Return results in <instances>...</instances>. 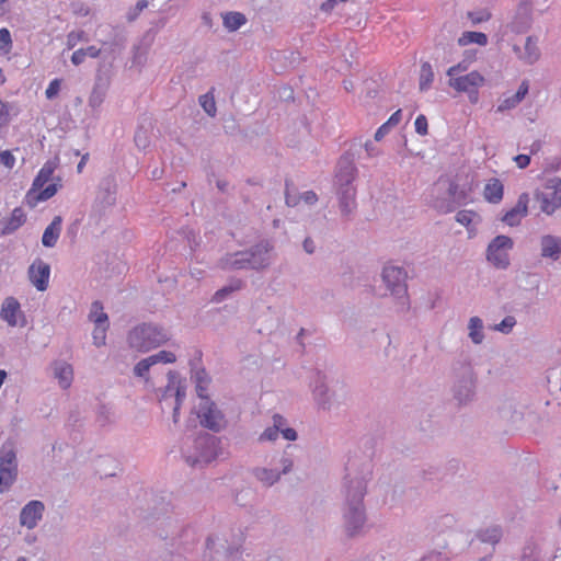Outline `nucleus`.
I'll list each match as a JSON object with an SVG mask.
<instances>
[{
    "label": "nucleus",
    "mask_w": 561,
    "mask_h": 561,
    "mask_svg": "<svg viewBox=\"0 0 561 561\" xmlns=\"http://www.w3.org/2000/svg\"><path fill=\"white\" fill-rule=\"evenodd\" d=\"M0 162L8 169H12L15 164V157L9 150L0 152Z\"/></svg>",
    "instance_id": "obj_54"
},
{
    "label": "nucleus",
    "mask_w": 561,
    "mask_h": 561,
    "mask_svg": "<svg viewBox=\"0 0 561 561\" xmlns=\"http://www.w3.org/2000/svg\"><path fill=\"white\" fill-rule=\"evenodd\" d=\"M435 73L430 61H422L419 71V90L421 92L428 91L434 82Z\"/></svg>",
    "instance_id": "obj_35"
},
{
    "label": "nucleus",
    "mask_w": 561,
    "mask_h": 561,
    "mask_svg": "<svg viewBox=\"0 0 561 561\" xmlns=\"http://www.w3.org/2000/svg\"><path fill=\"white\" fill-rule=\"evenodd\" d=\"M529 90L528 81H523L517 90V92L511 96H506L500 100L497 105V112H505L516 107L527 95Z\"/></svg>",
    "instance_id": "obj_30"
},
{
    "label": "nucleus",
    "mask_w": 561,
    "mask_h": 561,
    "mask_svg": "<svg viewBox=\"0 0 561 561\" xmlns=\"http://www.w3.org/2000/svg\"><path fill=\"white\" fill-rule=\"evenodd\" d=\"M272 245L267 241H263L253 247L250 252V268L262 270L271 264Z\"/></svg>",
    "instance_id": "obj_28"
},
{
    "label": "nucleus",
    "mask_w": 561,
    "mask_h": 561,
    "mask_svg": "<svg viewBox=\"0 0 561 561\" xmlns=\"http://www.w3.org/2000/svg\"><path fill=\"white\" fill-rule=\"evenodd\" d=\"M528 214V196L523 194L516 204L501 216V221L507 227H517Z\"/></svg>",
    "instance_id": "obj_23"
},
{
    "label": "nucleus",
    "mask_w": 561,
    "mask_h": 561,
    "mask_svg": "<svg viewBox=\"0 0 561 561\" xmlns=\"http://www.w3.org/2000/svg\"><path fill=\"white\" fill-rule=\"evenodd\" d=\"M371 466L366 463L360 471L350 470L343 481V503L359 505L365 504L367 483L371 478Z\"/></svg>",
    "instance_id": "obj_6"
},
{
    "label": "nucleus",
    "mask_w": 561,
    "mask_h": 561,
    "mask_svg": "<svg viewBox=\"0 0 561 561\" xmlns=\"http://www.w3.org/2000/svg\"><path fill=\"white\" fill-rule=\"evenodd\" d=\"M414 126H415V130H416L421 136L426 135V134H427V127H428V124H427V118L425 117V115L420 114V115L415 118Z\"/></svg>",
    "instance_id": "obj_53"
},
{
    "label": "nucleus",
    "mask_w": 561,
    "mask_h": 561,
    "mask_svg": "<svg viewBox=\"0 0 561 561\" xmlns=\"http://www.w3.org/2000/svg\"><path fill=\"white\" fill-rule=\"evenodd\" d=\"M502 528L496 525L488 526L477 533L480 541L489 545H496L502 538Z\"/></svg>",
    "instance_id": "obj_37"
},
{
    "label": "nucleus",
    "mask_w": 561,
    "mask_h": 561,
    "mask_svg": "<svg viewBox=\"0 0 561 561\" xmlns=\"http://www.w3.org/2000/svg\"><path fill=\"white\" fill-rule=\"evenodd\" d=\"M468 68H469V64L466 60H461L458 64L450 66L446 70V76L448 77V79H450L454 77L465 75V73H467Z\"/></svg>",
    "instance_id": "obj_49"
},
{
    "label": "nucleus",
    "mask_w": 561,
    "mask_h": 561,
    "mask_svg": "<svg viewBox=\"0 0 561 561\" xmlns=\"http://www.w3.org/2000/svg\"><path fill=\"white\" fill-rule=\"evenodd\" d=\"M0 477L4 484H13L18 477V458L14 443L5 442L0 447Z\"/></svg>",
    "instance_id": "obj_14"
},
{
    "label": "nucleus",
    "mask_w": 561,
    "mask_h": 561,
    "mask_svg": "<svg viewBox=\"0 0 561 561\" xmlns=\"http://www.w3.org/2000/svg\"><path fill=\"white\" fill-rule=\"evenodd\" d=\"M337 206L342 217L348 218L357 207L356 188H334Z\"/></svg>",
    "instance_id": "obj_26"
},
{
    "label": "nucleus",
    "mask_w": 561,
    "mask_h": 561,
    "mask_svg": "<svg viewBox=\"0 0 561 561\" xmlns=\"http://www.w3.org/2000/svg\"><path fill=\"white\" fill-rule=\"evenodd\" d=\"M380 277L386 288V294L393 297L401 307L408 305L407 272L402 266L387 263L383 265Z\"/></svg>",
    "instance_id": "obj_8"
},
{
    "label": "nucleus",
    "mask_w": 561,
    "mask_h": 561,
    "mask_svg": "<svg viewBox=\"0 0 561 561\" xmlns=\"http://www.w3.org/2000/svg\"><path fill=\"white\" fill-rule=\"evenodd\" d=\"M214 88L199 96V104L203 107V110L210 116L214 117L217 113V106L216 101L214 96Z\"/></svg>",
    "instance_id": "obj_43"
},
{
    "label": "nucleus",
    "mask_w": 561,
    "mask_h": 561,
    "mask_svg": "<svg viewBox=\"0 0 561 561\" xmlns=\"http://www.w3.org/2000/svg\"><path fill=\"white\" fill-rule=\"evenodd\" d=\"M341 514L346 536L357 537L364 533L367 523L365 504H342Z\"/></svg>",
    "instance_id": "obj_12"
},
{
    "label": "nucleus",
    "mask_w": 561,
    "mask_h": 561,
    "mask_svg": "<svg viewBox=\"0 0 561 561\" xmlns=\"http://www.w3.org/2000/svg\"><path fill=\"white\" fill-rule=\"evenodd\" d=\"M182 456L192 467L206 466L218 457V442L209 435L199 436L183 446Z\"/></svg>",
    "instance_id": "obj_5"
},
{
    "label": "nucleus",
    "mask_w": 561,
    "mask_h": 561,
    "mask_svg": "<svg viewBox=\"0 0 561 561\" xmlns=\"http://www.w3.org/2000/svg\"><path fill=\"white\" fill-rule=\"evenodd\" d=\"M169 340L170 335L163 328L151 323L136 325L127 335L128 347L138 353H147Z\"/></svg>",
    "instance_id": "obj_4"
},
{
    "label": "nucleus",
    "mask_w": 561,
    "mask_h": 561,
    "mask_svg": "<svg viewBox=\"0 0 561 561\" xmlns=\"http://www.w3.org/2000/svg\"><path fill=\"white\" fill-rule=\"evenodd\" d=\"M12 37L11 33L7 27L0 28V53L9 55L12 50Z\"/></svg>",
    "instance_id": "obj_46"
},
{
    "label": "nucleus",
    "mask_w": 561,
    "mask_h": 561,
    "mask_svg": "<svg viewBox=\"0 0 561 561\" xmlns=\"http://www.w3.org/2000/svg\"><path fill=\"white\" fill-rule=\"evenodd\" d=\"M254 477L265 486H272L280 480L279 472L273 467H259L254 470Z\"/></svg>",
    "instance_id": "obj_36"
},
{
    "label": "nucleus",
    "mask_w": 561,
    "mask_h": 561,
    "mask_svg": "<svg viewBox=\"0 0 561 561\" xmlns=\"http://www.w3.org/2000/svg\"><path fill=\"white\" fill-rule=\"evenodd\" d=\"M455 220L466 228L468 238L472 239L479 232L482 217L478 211L472 209H461L455 215Z\"/></svg>",
    "instance_id": "obj_25"
},
{
    "label": "nucleus",
    "mask_w": 561,
    "mask_h": 561,
    "mask_svg": "<svg viewBox=\"0 0 561 561\" xmlns=\"http://www.w3.org/2000/svg\"><path fill=\"white\" fill-rule=\"evenodd\" d=\"M186 383L176 373L170 371L168 374V385L165 386L162 394V404L173 403L185 398Z\"/></svg>",
    "instance_id": "obj_20"
},
{
    "label": "nucleus",
    "mask_w": 561,
    "mask_h": 561,
    "mask_svg": "<svg viewBox=\"0 0 561 561\" xmlns=\"http://www.w3.org/2000/svg\"><path fill=\"white\" fill-rule=\"evenodd\" d=\"M467 337L472 345H482L486 340V328L484 321L479 316H471L466 324Z\"/></svg>",
    "instance_id": "obj_27"
},
{
    "label": "nucleus",
    "mask_w": 561,
    "mask_h": 561,
    "mask_svg": "<svg viewBox=\"0 0 561 561\" xmlns=\"http://www.w3.org/2000/svg\"><path fill=\"white\" fill-rule=\"evenodd\" d=\"M85 53L83 51V48H80L76 51H73L72 56H71V61L75 64V65H80L84 61L85 59Z\"/></svg>",
    "instance_id": "obj_60"
},
{
    "label": "nucleus",
    "mask_w": 561,
    "mask_h": 561,
    "mask_svg": "<svg viewBox=\"0 0 561 561\" xmlns=\"http://www.w3.org/2000/svg\"><path fill=\"white\" fill-rule=\"evenodd\" d=\"M83 51L85 53L87 57L89 56L91 58H96L101 53V50L95 46H89L87 48H83Z\"/></svg>",
    "instance_id": "obj_63"
},
{
    "label": "nucleus",
    "mask_w": 561,
    "mask_h": 561,
    "mask_svg": "<svg viewBox=\"0 0 561 561\" xmlns=\"http://www.w3.org/2000/svg\"><path fill=\"white\" fill-rule=\"evenodd\" d=\"M154 364H172L176 360V355L171 351H160L153 355H150Z\"/></svg>",
    "instance_id": "obj_48"
},
{
    "label": "nucleus",
    "mask_w": 561,
    "mask_h": 561,
    "mask_svg": "<svg viewBox=\"0 0 561 561\" xmlns=\"http://www.w3.org/2000/svg\"><path fill=\"white\" fill-rule=\"evenodd\" d=\"M459 46H468L470 44H477L479 46H485L488 44V36L482 32L466 31L458 37Z\"/></svg>",
    "instance_id": "obj_38"
},
{
    "label": "nucleus",
    "mask_w": 561,
    "mask_h": 561,
    "mask_svg": "<svg viewBox=\"0 0 561 561\" xmlns=\"http://www.w3.org/2000/svg\"><path fill=\"white\" fill-rule=\"evenodd\" d=\"M357 168L348 153L340 158L333 178V188H356Z\"/></svg>",
    "instance_id": "obj_16"
},
{
    "label": "nucleus",
    "mask_w": 561,
    "mask_h": 561,
    "mask_svg": "<svg viewBox=\"0 0 561 561\" xmlns=\"http://www.w3.org/2000/svg\"><path fill=\"white\" fill-rule=\"evenodd\" d=\"M26 221V214L20 207L12 210L10 216L4 219L1 224V233L11 234L22 227Z\"/></svg>",
    "instance_id": "obj_29"
},
{
    "label": "nucleus",
    "mask_w": 561,
    "mask_h": 561,
    "mask_svg": "<svg viewBox=\"0 0 561 561\" xmlns=\"http://www.w3.org/2000/svg\"><path fill=\"white\" fill-rule=\"evenodd\" d=\"M57 168L56 161H47L34 179L31 188L25 195V203L34 208L39 203L48 201L56 195L61 187L60 178H54L53 174Z\"/></svg>",
    "instance_id": "obj_1"
},
{
    "label": "nucleus",
    "mask_w": 561,
    "mask_h": 561,
    "mask_svg": "<svg viewBox=\"0 0 561 561\" xmlns=\"http://www.w3.org/2000/svg\"><path fill=\"white\" fill-rule=\"evenodd\" d=\"M182 402H183V400L176 399V401H174L173 403L163 404V407L172 408V410H173L172 420H173L174 424H178L180 421V409H181Z\"/></svg>",
    "instance_id": "obj_56"
},
{
    "label": "nucleus",
    "mask_w": 561,
    "mask_h": 561,
    "mask_svg": "<svg viewBox=\"0 0 561 561\" xmlns=\"http://www.w3.org/2000/svg\"><path fill=\"white\" fill-rule=\"evenodd\" d=\"M514 239L506 234H497L492 238L485 248V261L496 271H507L512 265V251Z\"/></svg>",
    "instance_id": "obj_7"
},
{
    "label": "nucleus",
    "mask_w": 561,
    "mask_h": 561,
    "mask_svg": "<svg viewBox=\"0 0 561 561\" xmlns=\"http://www.w3.org/2000/svg\"><path fill=\"white\" fill-rule=\"evenodd\" d=\"M478 375L468 362H458L453 367V399L458 405H468L477 396Z\"/></svg>",
    "instance_id": "obj_3"
},
{
    "label": "nucleus",
    "mask_w": 561,
    "mask_h": 561,
    "mask_svg": "<svg viewBox=\"0 0 561 561\" xmlns=\"http://www.w3.org/2000/svg\"><path fill=\"white\" fill-rule=\"evenodd\" d=\"M195 412L201 424L211 431L219 432L227 425L225 415L209 399L199 401Z\"/></svg>",
    "instance_id": "obj_13"
},
{
    "label": "nucleus",
    "mask_w": 561,
    "mask_h": 561,
    "mask_svg": "<svg viewBox=\"0 0 561 561\" xmlns=\"http://www.w3.org/2000/svg\"><path fill=\"white\" fill-rule=\"evenodd\" d=\"M346 0H325L322 4H321V10L324 11V12H330L336 3L339 2H345Z\"/></svg>",
    "instance_id": "obj_62"
},
{
    "label": "nucleus",
    "mask_w": 561,
    "mask_h": 561,
    "mask_svg": "<svg viewBox=\"0 0 561 561\" xmlns=\"http://www.w3.org/2000/svg\"><path fill=\"white\" fill-rule=\"evenodd\" d=\"M61 218L59 216L55 217L53 221L49 224V226L45 229L43 237H42V243L46 248H53L60 236L61 232Z\"/></svg>",
    "instance_id": "obj_34"
},
{
    "label": "nucleus",
    "mask_w": 561,
    "mask_h": 561,
    "mask_svg": "<svg viewBox=\"0 0 561 561\" xmlns=\"http://www.w3.org/2000/svg\"><path fill=\"white\" fill-rule=\"evenodd\" d=\"M116 184L113 179L104 180L96 196V202L102 206H111L115 203Z\"/></svg>",
    "instance_id": "obj_32"
},
{
    "label": "nucleus",
    "mask_w": 561,
    "mask_h": 561,
    "mask_svg": "<svg viewBox=\"0 0 561 561\" xmlns=\"http://www.w3.org/2000/svg\"><path fill=\"white\" fill-rule=\"evenodd\" d=\"M539 255L542 260L557 262L561 259V237L543 233L538 241Z\"/></svg>",
    "instance_id": "obj_19"
},
{
    "label": "nucleus",
    "mask_w": 561,
    "mask_h": 561,
    "mask_svg": "<svg viewBox=\"0 0 561 561\" xmlns=\"http://www.w3.org/2000/svg\"><path fill=\"white\" fill-rule=\"evenodd\" d=\"M250 252L240 251L232 254H228L221 260V265L225 268H250Z\"/></svg>",
    "instance_id": "obj_31"
},
{
    "label": "nucleus",
    "mask_w": 561,
    "mask_h": 561,
    "mask_svg": "<svg viewBox=\"0 0 561 561\" xmlns=\"http://www.w3.org/2000/svg\"><path fill=\"white\" fill-rule=\"evenodd\" d=\"M57 168L56 161H47L34 179L31 188L25 195V203L34 208L39 203L48 201L56 195L61 187L60 178H54L53 174Z\"/></svg>",
    "instance_id": "obj_2"
},
{
    "label": "nucleus",
    "mask_w": 561,
    "mask_h": 561,
    "mask_svg": "<svg viewBox=\"0 0 561 561\" xmlns=\"http://www.w3.org/2000/svg\"><path fill=\"white\" fill-rule=\"evenodd\" d=\"M304 249L307 253L312 254L316 250L314 242L311 239L307 238L304 241Z\"/></svg>",
    "instance_id": "obj_64"
},
{
    "label": "nucleus",
    "mask_w": 561,
    "mask_h": 561,
    "mask_svg": "<svg viewBox=\"0 0 561 561\" xmlns=\"http://www.w3.org/2000/svg\"><path fill=\"white\" fill-rule=\"evenodd\" d=\"M539 150V146L537 144H534L530 149V153H522L514 158V161L516 162L517 167L519 169L526 168L530 163V156L535 154Z\"/></svg>",
    "instance_id": "obj_50"
},
{
    "label": "nucleus",
    "mask_w": 561,
    "mask_h": 561,
    "mask_svg": "<svg viewBox=\"0 0 561 561\" xmlns=\"http://www.w3.org/2000/svg\"><path fill=\"white\" fill-rule=\"evenodd\" d=\"M472 26L489 22L492 18V12L489 8H479L468 11L466 14Z\"/></svg>",
    "instance_id": "obj_40"
},
{
    "label": "nucleus",
    "mask_w": 561,
    "mask_h": 561,
    "mask_svg": "<svg viewBox=\"0 0 561 561\" xmlns=\"http://www.w3.org/2000/svg\"><path fill=\"white\" fill-rule=\"evenodd\" d=\"M485 77L478 70L448 79V87L458 94H466L469 102L477 104L480 98V89L485 85Z\"/></svg>",
    "instance_id": "obj_11"
},
{
    "label": "nucleus",
    "mask_w": 561,
    "mask_h": 561,
    "mask_svg": "<svg viewBox=\"0 0 561 561\" xmlns=\"http://www.w3.org/2000/svg\"><path fill=\"white\" fill-rule=\"evenodd\" d=\"M10 118L9 106L0 100V126L8 124Z\"/></svg>",
    "instance_id": "obj_57"
},
{
    "label": "nucleus",
    "mask_w": 561,
    "mask_h": 561,
    "mask_svg": "<svg viewBox=\"0 0 561 561\" xmlns=\"http://www.w3.org/2000/svg\"><path fill=\"white\" fill-rule=\"evenodd\" d=\"M302 204L312 206L318 202V195L313 191H306L299 194Z\"/></svg>",
    "instance_id": "obj_55"
},
{
    "label": "nucleus",
    "mask_w": 561,
    "mask_h": 561,
    "mask_svg": "<svg viewBox=\"0 0 561 561\" xmlns=\"http://www.w3.org/2000/svg\"><path fill=\"white\" fill-rule=\"evenodd\" d=\"M28 279L31 284L39 291L48 287L50 277V266L41 259H36L28 267Z\"/></svg>",
    "instance_id": "obj_22"
},
{
    "label": "nucleus",
    "mask_w": 561,
    "mask_h": 561,
    "mask_svg": "<svg viewBox=\"0 0 561 561\" xmlns=\"http://www.w3.org/2000/svg\"><path fill=\"white\" fill-rule=\"evenodd\" d=\"M279 435L286 440L295 442L298 434L295 428L287 425V421L279 414H274L272 417V425L267 426L259 436V440L275 442Z\"/></svg>",
    "instance_id": "obj_17"
},
{
    "label": "nucleus",
    "mask_w": 561,
    "mask_h": 561,
    "mask_svg": "<svg viewBox=\"0 0 561 561\" xmlns=\"http://www.w3.org/2000/svg\"><path fill=\"white\" fill-rule=\"evenodd\" d=\"M530 47H531V41H530V38H528L527 42H526V50L528 53L525 56V59H526V61L528 64H533V62H535L538 59V54L537 53H531L530 51Z\"/></svg>",
    "instance_id": "obj_59"
},
{
    "label": "nucleus",
    "mask_w": 561,
    "mask_h": 561,
    "mask_svg": "<svg viewBox=\"0 0 561 561\" xmlns=\"http://www.w3.org/2000/svg\"><path fill=\"white\" fill-rule=\"evenodd\" d=\"M539 209L547 216H552L561 208V178L552 176L543 181L535 193Z\"/></svg>",
    "instance_id": "obj_10"
},
{
    "label": "nucleus",
    "mask_w": 561,
    "mask_h": 561,
    "mask_svg": "<svg viewBox=\"0 0 561 561\" xmlns=\"http://www.w3.org/2000/svg\"><path fill=\"white\" fill-rule=\"evenodd\" d=\"M245 16L240 12H229L226 15H224V25L229 31H237L243 24H245Z\"/></svg>",
    "instance_id": "obj_42"
},
{
    "label": "nucleus",
    "mask_w": 561,
    "mask_h": 561,
    "mask_svg": "<svg viewBox=\"0 0 561 561\" xmlns=\"http://www.w3.org/2000/svg\"><path fill=\"white\" fill-rule=\"evenodd\" d=\"M54 378L60 389H69L73 381V367L65 359H56L50 364Z\"/></svg>",
    "instance_id": "obj_24"
},
{
    "label": "nucleus",
    "mask_w": 561,
    "mask_h": 561,
    "mask_svg": "<svg viewBox=\"0 0 561 561\" xmlns=\"http://www.w3.org/2000/svg\"><path fill=\"white\" fill-rule=\"evenodd\" d=\"M60 84H61L60 79H54L53 81H50V83L48 84V87L45 91L46 98L51 100L55 96H57L60 91Z\"/></svg>",
    "instance_id": "obj_52"
},
{
    "label": "nucleus",
    "mask_w": 561,
    "mask_h": 561,
    "mask_svg": "<svg viewBox=\"0 0 561 561\" xmlns=\"http://www.w3.org/2000/svg\"><path fill=\"white\" fill-rule=\"evenodd\" d=\"M0 317L9 327L23 328L26 325V317L21 309L20 302L14 297H8L3 300Z\"/></svg>",
    "instance_id": "obj_18"
},
{
    "label": "nucleus",
    "mask_w": 561,
    "mask_h": 561,
    "mask_svg": "<svg viewBox=\"0 0 561 561\" xmlns=\"http://www.w3.org/2000/svg\"><path fill=\"white\" fill-rule=\"evenodd\" d=\"M45 511L43 502L33 500L25 504L20 512V525L27 528L34 529L42 520Z\"/></svg>",
    "instance_id": "obj_21"
},
{
    "label": "nucleus",
    "mask_w": 561,
    "mask_h": 561,
    "mask_svg": "<svg viewBox=\"0 0 561 561\" xmlns=\"http://www.w3.org/2000/svg\"><path fill=\"white\" fill-rule=\"evenodd\" d=\"M279 476L288 474L294 468V459L290 455L284 454L274 467Z\"/></svg>",
    "instance_id": "obj_45"
},
{
    "label": "nucleus",
    "mask_w": 561,
    "mask_h": 561,
    "mask_svg": "<svg viewBox=\"0 0 561 561\" xmlns=\"http://www.w3.org/2000/svg\"><path fill=\"white\" fill-rule=\"evenodd\" d=\"M156 365L154 362L152 360V357L151 356H148L141 360H139L135 366H134V375L139 377V378H147L148 376V373L150 370V368Z\"/></svg>",
    "instance_id": "obj_44"
},
{
    "label": "nucleus",
    "mask_w": 561,
    "mask_h": 561,
    "mask_svg": "<svg viewBox=\"0 0 561 561\" xmlns=\"http://www.w3.org/2000/svg\"><path fill=\"white\" fill-rule=\"evenodd\" d=\"M241 287V282L240 280H237L234 282L233 284L229 285V286H226V287H222L220 289H218L215 294H214V297H213V300L215 302H221L222 300H225L231 293L240 289Z\"/></svg>",
    "instance_id": "obj_47"
},
{
    "label": "nucleus",
    "mask_w": 561,
    "mask_h": 561,
    "mask_svg": "<svg viewBox=\"0 0 561 561\" xmlns=\"http://www.w3.org/2000/svg\"><path fill=\"white\" fill-rule=\"evenodd\" d=\"M204 375L205 374L203 371L196 373V378H197L196 391L199 397V401H202L203 399H208V397L206 394L207 380H206V376H204Z\"/></svg>",
    "instance_id": "obj_51"
},
{
    "label": "nucleus",
    "mask_w": 561,
    "mask_h": 561,
    "mask_svg": "<svg viewBox=\"0 0 561 561\" xmlns=\"http://www.w3.org/2000/svg\"><path fill=\"white\" fill-rule=\"evenodd\" d=\"M88 319L93 323V344L96 347L104 346L106 343V333L110 327V321L100 301H94L91 304Z\"/></svg>",
    "instance_id": "obj_15"
},
{
    "label": "nucleus",
    "mask_w": 561,
    "mask_h": 561,
    "mask_svg": "<svg viewBox=\"0 0 561 561\" xmlns=\"http://www.w3.org/2000/svg\"><path fill=\"white\" fill-rule=\"evenodd\" d=\"M504 194V186L497 179H490L483 188V197L491 204H499Z\"/></svg>",
    "instance_id": "obj_33"
},
{
    "label": "nucleus",
    "mask_w": 561,
    "mask_h": 561,
    "mask_svg": "<svg viewBox=\"0 0 561 561\" xmlns=\"http://www.w3.org/2000/svg\"><path fill=\"white\" fill-rule=\"evenodd\" d=\"M103 102V94L96 90H93V92L90 95L89 103L92 107L100 106Z\"/></svg>",
    "instance_id": "obj_58"
},
{
    "label": "nucleus",
    "mask_w": 561,
    "mask_h": 561,
    "mask_svg": "<svg viewBox=\"0 0 561 561\" xmlns=\"http://www.w3.org/2000/svg\"><path fill=\"white\" fill-rule=\"evenodd\" d=\"M402 119V112L401 110L396 111L386 123H383L376 131L375 134V140H381L382 138L387 137L389 131L397 127Z\"/></svg>",
    "instance_id": "obj_39"
},
{
    "label": "nucleus",
    "mask_w": 561,
    "mask_h": 561,
    "mask_svg": "<svg viewBox=\"0 0 561 561\" xmlns=\"http://www.w3.org/2000/svg\"><path fill=\"white\" fill-rule=\"evenodd\" d=\"M311 398L319 410L331 411L339 405L336 393L329 386V378L322 371H314L309 381Z\"/></svg>",
    "instance_id": "obj_9"
},
{
    "label": "nucleus",
    "mask_w": 561,
    "mask_h": 561,
    "mask_svg": "<svg viewBox=\"0 0 561 561\" xmlns=\"http://www.w3.org/2000/svg\"><path fill=\"white\" fill-rule=\"evenodd\" d=\"M517 324V320L514 316H505L499 323L491 327L494 332L508 335L511 334Z\"/></svg>",
    "instance_id": "obj_41"
},
{
    "label": "nucleus",
    "mask_w": 561,
    "mask_h": 561,
    "mask_svg": "<svg viewBox=\"0 0 561 561\" xmlns=\"http://www.w3.org/2000/svg\"><path fill=\"white\" fill-rule=\"evenodd\" d=\"M286 204L290 207H296L301 204V201L299 199V194H286Z\"/></svg>",
    "instance_id": "obj_61"
}]
</instances>
